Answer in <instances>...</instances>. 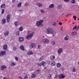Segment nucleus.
<instances>
[{
	"mask_svg": "<svg viewBox=\"0 0 79 79\" xmlns=\"http://www.w3.org/2000/svg\"><path fill=\"white\" fill-rule=\"evenodd\" d=\"M69 38V36H66L64 38V40H68V38Z\"/></svg>",
	"mask_w": 79,
	"mask_h": 79,
	"instance_id": "17",
	"label": "nucleus"
},
{
	"mask_svg": "<svg viewBox=\"0 0 79 79\" xmlns=\"http://www.w3.org/2000/svg\"><path fill=\"white\" fill-rule=\"evenodd\" d=\"M8 34H9V32L8 31L4 33V35L5 36H7V35H8Z\"/></svg>",
	"mask_w": 79,
	"mask_h": 79,
	"instance_id": "22",
	"label": "nucleus"
},
{
	"mask_svg": "<svg viewBox=\"0 0 79 79\" xmlns=\"http://www.w3.org/2000/svg\"><path fill=\"white\" fill-rule=\"evenodd\" d=\"M36 26H44L43 24H41L40 23V22L39 21H38L36 22Z\"/></svg>",
	"mask_w": 79,
	"mask_h": 79,
	"instance_id": "5",
	"label": "nucleus"
},
{
	"mask_svg": "<svg viewBox=\"0 0 79 79\" xmlns=\"http://www.w3.org/2000/svg\"><path fill=\"white\" fill-rule=\"evenodd\" d=\"M74 29H75V30H76V29H77V26L75 25V27H74Z\"/></svg>",
	"mask_w": 79,
	"mask_h": 79,
	"instance_id": "49",
	"label": "nucleus"
},
{
	"mask_svg": "<svg viewBox=\"0 0 79 79\" xmlns=\"http://www.w3.org/2000/svg\"><path fill=\"white\" fill-rule=\"evenodd\" d=\"M20 48L22 50H23V51H24V46H23V45L20 46Z\"/></svg>",
	"mask_w": 79,
	"mask_h": 79,
	"instance_id": "16",
	"label": "nucleus"
},
{
	"mask_svg": "<svg viewBox=\"0 0 79 79\" xmlns=\"http://www.w3.org/2000/svg\"><path fill=\"white\" fill-rule=\"evenodd\" d=\"M78 20H79V19H78Z\"/></svg>",
	"mask_w": 79,
	"mask_h": 79,
	"instance_id": "64",
	"label": "nucleus"
},
{
	"mask_svg": "<svg viewBox=\"0 0 79 79\" xmlns=\"http://www.w3.org/2000/svg\"><path fill=\"white\" fill-rule=\"evenodd\" d=\"M31 77L32 78H35V75L34 74H32L31 75Z\"/></svg>",
	"mask_w": 79,
	"mask_h": 79,
	"instance_id": "30",
	"label": "nucleus"
},
{
	"mask_svg": "<svg viewBox=\"0 0 79 79\" xmlns=\"http://www.w3.org/2000/svg\"><path fill=\"white\" fill-rule=\"evenodd\" d=\"M11 63H12V64H11V65H15L16 64H15V63L14 62H12Z\"/></svg>",
	"mask_w": 79,
	"mask_h": 79,
	"instance_id": "45",
	"label": "nucleus"
},
{
	"mask_svg": "<svg viewBox=\"0 0 79 79\" xmlns=\"http://www.w3.org/2000/svg\"><path fill=\"white\" fill-rule=\"evenodd\" d=\"M73 18H74L75 20H76V18H77V17L76 16L74 15L73 16Z\"/></svg>",
	"mask_w": 79,
	"mask_h": 79,
	"instance_id": "37",
	"label": "nucleus"
},
{
	"mask_svg": "<svg viewBox=\"0 0 79 79\" xmlns=\"http://www.w3.org/2000/svg\"><path fill=\"white\" fill-rule=\"evenodd\" d=\"M69 15H71V14H69V15H68L66 16V17H67V18H68V17L69 16Z\"/></svg>",
	"mask_w": 79,
	"mask_h": 79,
	"instance_id": "53",
	"label": "nucleus"
},
{
	"mask_svg": "<svg viewBox=\"0 0 79 79\" xmlns=\"http://www.w3.org/2000/svg\"><path fill=\"white\" fill-rule=\"evenodd\" d=\"M56 65L57 68H60V66H61V64L59 63H58L56 64Z\"/></svg>",
	"mask_w": 79,
	"mask_h": 79,
	"instance_id": "26",
	"label": "nucleus"
},
{
	"mask_svg": "<svg viewBox=\"0 0 79 79\" xmlns=\"http://www.w3.org/2000/svg\"><path fill=\"white\" fill-rule=\"evenodd\" d=\"M5 13V10L3 9H2V11L1 13L2 14H3V13Z\"/></svg>",
	"mask_w": 79,
	"mask_h": 79,
	"instance_id": "35",
	"label": "nucleus"
},
{
	"mask_svg": "<svg viewBox=\"0 0 79 79\" xmlns=\"http://www.w3.org/2000/svg\"><path fill=\"white\" fill-rule=\"evenodd\" d=\"M19 30L20 31H23V27H21L19 28Z\"/></svg>",
	"mask_w": 79,
	"mask_h": 79,
	"instance_id": "21",
	"label": "nucleus"
},
{
	"mask_svg": "<svg viewBox=\"0 0 79 79\" xmlns=\"http://www.w3.org/2000/svg\"><path fill=\"white\" fill-rule=\"evenodd\" d=\"M58 75H56V76L54 77V78L55 79H56V78H58Z\"/></svg>",
	"mask_w": 79,
	"mask_h": 79,
	"instance_id": "42",
	"label": "nucleus"
},
{
	"mask_svg": "<svg viewBox=\"0 0 79 79\" xmlns=\"http://www.w3.org/2000/svg\"><path fill=\"white\" fill-rule=\"evenodd\" d=\"M27 54L29 55H32V54H33V52L31 51L29 52H28Z\"/></svg>",
	"mask_w": 79,
	"mask_h": 79,
	"instance_id": "20",
	"label": "nucleus"
},
{
	"mask_svg": "<svg viewBox=\"0 0 79 79\" xmlns=\"http://www.w3.org/2000/svg\"><path fill=\"white\" fill-rule=\"evenodd\" d=\"M47 68V67H45L44 68V69H46Z\"/></svg>",
	"mask_w": 79,
	"mask_h": 79,
	"instance_id": "55",
	"label": "nucleus"
},
{
	"mask_svg": "<svg viewBox=\"0 0 79 79\" xmlns=\"http://www.w3.org/2000/svg\"><path fill=\"white\" fill-rule=\"evenodd\" d=\"M13 50H16V47H14L13 48Z\"/></svg>",
	"mask_w": 79,
	"mask_h": 79,
	"instance_id": "43",
	"label": "nucleus"
},
{
	"mask_svg": "<svg viewBox=\"0 0 79 79\" xmlns=\"http://www.w3.org/2000/svg\"><path fill=\"white\" fill-rule=\"evenodd\" d=\"M19 78H20V79H22V77H21V76H19Z\"/></svg>",
	"mask_w": 79,
	"mask_h": 79,
	"instance_id": "56",
	"label": "nucleus"
},
{
	"mask_svg": "<svg viewBox=\"0 0 79 79\" xmlns=\"http://www.w3.org/2000/svg\"><path fill=\"white\" fill-rule=\"evenodd\" d=\"M71 2H72V3H73V4L76 3V1H75V0H72Z\"/></svg>",
	"mask_w": 79,
	"mask_h": 79,
	"instance_id": "32",
	"label": "nucleus"
},
{
	"mask_svg": "<svg viewBox=\"0 0 79 79\" xmlns=\"http://www.w3.org/2000/svg\"><path fill=\"white\" fill-rule=\"evenodd\" d=\"M5 50L1 52L0 53V56H2L3 55H5Z\"/></svg>",
	"mask_w": 79,
	"mask_h": 79,
	"instance_id": "9",
	"label": "nucleus"
},
{
	"mask_svg": "<svg viewBox=\"0 0 79 79\" xmlns=\"http://www.w3.org/2000/svg\"><path fill=\"white\" fill-rule=\"evenodd\" d=\"M7 45L5 44L3 46V49L5 50H7Z\"/></svg>",
	"mask_w": 79,
	"mask_h": 79,
	"instance_id": "12",
	"label": "nucleus"
},
{
	"mask_svg": "<svg viewBox=\"0 0 79 79\" xmlns=\"http://www.w3.org/2000/svg\"><path fill=\"white\" fill-rule=\"evenodd\" d=\"M64 15V13H63L62 14V15Z\"/></svg>",
	"mask_w": 79,
	"mask_h": 79,
	"instance_id": "63",
	"label": "nucleus"
},
{
	"mask_svg": "<svg viewBox=\"0 0 79 79\" xmlns=\"http://www.w3.org/2000/svg\"><path fill=\"white\" fill-rule=\"evenodd\" d=\"M46 63L44 62H42L40 63H38V65L39 66H41V65H42L44 67H45L46 65Z\"/></svg>",
	"mask_w": 79,
	"mask_h": 79,
	"instance_id": "3",
	"label": "nucleus"
},
{
	"mask_svg": "<svg viewBox=\"0 0 79 79\" xmlns=\"http://www.w3.org/2000/svg\"><path fill=\"white\" fill-rule=\"evenodd\" d=\"M49 8H54V4H51V5H50L49 6Z\"/></svg>",
	"mask_w": 79,
	"mask_h": 79,
	"instance_id": "25",
	"label": "nucleus"
},
{
	"mask_svg": "<svg viewBox=\"0 0 79 79\" xmlns=\"http://www.w3.org/2000/svg\"><path fill=\"white\" fill-rule=\"evenodd\" d=\"M76 34H77V33H76V32H73L72 33V35H76Z\"/></svg>",
	"mask_w": 79,
	"mask_h": 79,
	"instance_id": "24",
	"label": "nucleus"
},
{
	"mask_svg": "<svg viewBox=\"0 0 79 79\" xmlns=\"http://www.w3.org/2000/svg\"><path fill=\"white\" fill-rule=\"evenodd\" d=\"M3 79H6V78H3Z\"/></svg>",
	"mask_w": 79,
	"mask_h": 79,
	"instance_id": "60",
	"label": "nucleus"
},
{
	"mask_svg": "<svg viewBox=\"0 0 79 79\" xmlns=\"http://www.w3.org/2000/svg\"><path fill=\"white\" fill-rule=\"evenodd\" d=\"M6 22V19H3L2 20V24H5Z\"/></svg>",
	"mask_w": 79,
	"mask_h": 79,
	"instance_id": "10",
	"label": "nucleus"
},
{
	"mask_svg": "<svg viewBox=\"0 0 79 79\" xmlns=\"http://www.w3.org/2000/svg\"><path fill=\"white\" fill-rule=\"evenodd\" d=\"M52 45H55V41H52Z\"/></svg>",
	"mask_w": 79,
	"mask_h": 79,
	"instance_id": "41",
	"label": "nucleus"
},
{
	"mask_svg": "<svg viewBox=\"0 0 79 79\" xmlns=\"http://www.w3.org/2000/svg\"><path fill=\"white\" fill-rule=\"evenodd\" d=\"M16 35H19V31H18L17 32Z\"/></svg>",
	"mask_w": 79,
	"mask_h": 79,
	"instance_id": "38",
	"label": "nucleus"
},
{
	"mask_svg": "<svg viewBox=\"0 0 79 79\" xmlns=\"http://www.w3.org/2000/svg\"><path fill=\"white\" fill-rule=\"evenodd\" d=\"M73 72H76V70L75 69V67H73Z\"/></svg>",
	"mask_w": 79,
	"mask_h": 79,
	"instance_id": "34",
	"label": "nucleus"
},
{
	"mask_svg": "<svg viewBox=\"0 0 79 79\" xmlns=\"http://www.w3.org/2000/svg\"><path fill=\"white\" fill-rule=\"evenodd\" d=\"M6 20L7 22V23H9L10 22V15H8L7 16Z\"/></svg>",
	"mask_w": 79,
	"mask_h": 79,
	"instance_id": "6",
	"label": "nucleus"
},
{
	"mask_svg": "<svg viewBox=\"0 0 79 79\" xmlns=\"http://www.w3.org/2000/svg\"><path fill=\"white\" fill-rule=\"evenodd\" d=\"M64 2H68L69 0H64Z\"/></svg>",
	"mask_w": 79,
	"mask_h": 79,
	"instance_id": "51",
	"label": "nucleus"
},
{
	"mask_svg": "<svg viewBox=\"0 0 79 79\" xmlns=\"http://www.w3.org/2000/svg\"><path fill=\"white\" fill-rule=\"evenodd\" d=\"M47 63H48V64H50V61H48Z\"/></svg>",
	"mask_w": 79,
	"mask_h": 79,
	"instance_id": "50",
	"label": "nucleus"
},
{
	"mask_svg": "<svg viewBox=\"0 0 79 79\" xmlns=\"http://www.w3.org/2000/svg\"><path fill=\"white\" fill-rule=\"evenodd\" d=\"M12 2H15V0H12Z\"/></svg>",
	"mask_w": 79,
	"mask_h": 79,
	"instance_id": "59",
	"label": "nucleus"
},
{
	"mask_svg": "<svg viewBox=\"0 0 79 79\" xmlns=\"http://www.w3.org/2000/svg\"><path fill=\"white\" fill-rule=\"evenodd\" d=\"M64 67H62L61 68V70L62 71H64Z\"/></svg>",
	"mask_w": 79,
	"mask_h": 79,
	"instance_id": "46",
	"label": "nucleus"
},
{
	"mask_svg": "<svg viewBox=\"0 0 79 79\" xmlns=\"http://www.w3.org/2000/svg\"><path fill=\"white\" fill-rule=\"evenodd\" d=\"M38 6H39L40 7V6H42V4H41V3H38L36 4Z\"/></svg>",
	"mask_w": 79,
	"mask_h": 79,
	"instance_id": "18",
	"label": "nucleus"
},
{
	"mask_svg": "<svg viewBox=\"0 0 79 79\" xmlns=\"http://www.w3.org/2000/svg\"><path fill=\"white\" fill-rule=\"evenodd\" d=\"M19 11H20V12H21V13H22V10H19Z\"/></svg>",
	"mask_w": 79,
	"mask_h": 79,
	"instance_id": "57",
	"label": "nucleus"
},
{
	"mask_svg": "<svg viewBox=\"0 0 79 79\" xmlns=\"http://www.w3.org/2000/svg\"><path fill=\"white\" fill-rule=\"evenodd\" d=\"M40 11L41 12V13H45V12L44 11V10H42V9H41L40 10Z\"/></svg>",
	"mask_w": 79,
	"mask_h": 79,
	"instance_id": "31",
	"label": "nucleus"
},
{
	"mask_svg": "<svg viewBox=\"0 0 79 79\" xmlns=\"http://www.w3.org/2000/svg\"><path fill=\"white\" fill-rule=\"evenodd\" d=\"M15 60H16V61H18V58L17 57H16L15 58Z\"/></svg>",
	"mask_w": 79,
	"mask_h": 79,
	"instance_id": "47",
	"label": "nucleus"
},
{
	"mask_svg": "<svg viewBox=\"0 0 79 79\" xmlns=\"http://www.w3.org/2000/svg\"><path fill=\"white\" fill-rule=\"evenodd\" d=\"M27 78H28V77H27V76L26 75V76H25L24 78V79H27Z\"/></svg>",
	"mask_w": 79,
	"mask_h": 79,
	"instance_id": "44",
	"label": "nucleus"
},
{
	"mask_svg": "<svg viewBox=\"0 0 79 79\" xmlns=\"http://www.w3.org/2000/svg\"><path fill=\"white\" fill-rule=\"evenodd\" d=\"M75 29L74 28H73V30H74V29Z\"/></svg>",
	"mask_w": 79,
	"mask_h": 79,
	"instance_id": "61",
	"label": "nucleus"
},
{
	"mask_svg": "<svg viewBox=\"0 0 79 79\" xmlns=\"http://www.w3.org/2000/svg\"><path fill=\"white\" fill-rule=\"evenodd\" d=\"M22 4V3L21 2L19 3V4H18V6H19V7H20V6H21Z\"/></svg>",
	"mask_w": 79,
	"mask_h": 79,
	"instance_id": "33",
	"label": "nucleus"
},
{
	"mask_svg": "<svg viewBox=\"0 0 79 79\" xmlns=\"http://www.w3.org/2000/svg\"><path fill=\"white\" fill-rule=\"evenodd\" d=\"M48 77L49 79H52V74H49L48 76Z\"/></svg>",
	"mask_w": 79,
	"mask_h": 79,
	"instance_id": "23",
	"label": "nucleus"
},
{
	"mask_svg": "<svg viewBox=\"0 0 79 79\" xmlns=\"http://www.w3.org/2000/svg\"><path fill=\"white\" fill-rule=\"evenodd\" d=\"M25 5L26 6H28V5H29V3H26Z\"/></svg>",
	"mask_w": 79,
	"mask_h": 79,
	"instance_id": "52",
	"label": "nucleus"
},
{
	"mask_svg": "<svg viewBox=\"0 0 79 79\" xmlns=\"http://www.w3.org/2000/svg\"><path fill=\"white\" fill-rule=\"evenodd\" d=\"M40 45H39L38 46V48H39H39H40Z\"/></svg>",
	"mask_w": 79,
	"mask_h": 79,
	"instance_id": "54",
	"label": "nucleus"
},
{
	"mask_svg": "<svg viewBox=\"0 0 79 79\" xmlns=\"http://www.w3.org/2000/svg\"><path fill=\"white\" fill-rule=\"evenodd\" d=\"M46 34H53L52 36H53L55 35V31H54V30H52L50 28H48L46 29Z\"/></svg>",
	"mask_w": 79,
	"mask_h": 79,
	"instance_id": "1",
	"label": "nucleus"
},
{
	"mask_svg": "<svg viewBox=\"0 0 79 79\" xmlns=\"http://www.w3.org/2000/svg\"><path fill=\"white\" fill-rule=\"evenodd\" d=\"M35 46H36L35 44L33 43L31 45V46H29V47H30V48H34V47H35Z\"/></svg>",
	"mask_w": 79,
	"mask_h": 79,
	"instance_id": "11",
	"label": "nucleus"
},
{
	"mask_svg": "<svg viewBox=\"0 0 79 79\" xmlns=\"http://www.w3.org/2000/svg\"><path fill=\"white\" fill-rule=\"evenodd\" d=\"M34 34V32H33L32 33H31L29 35V33H28V35H27L26 37V39L27 40H30L31 39V37H32V36H33V34Z\"/></svg>",
	"mask_w": 79,
	"mask_h": 79,
	"instance_id": "2",
	"label": "nucleus"
},
{
	"mask_svg": "<svg viewBox=\"0 0 79 79\" xmlns=\"http://www.w3.org/2000/svg\"><path fill=\"white\" fill-rule=\"evenodd\" d=\"M43 42L45 44H48L49 40L48 39H44L43 40Z\"/></svg>",
	"mask_w": 79,
	"mask_h": 79,
	"instance_id": "7",
	"label": "nucleus"
},
{
	"mask_svg": "<svg viewBox=\"0 0 79 79\" xmlns=\"http://www.w3.org/2000/svg\"><path fill=\"white\" fill-rule=\"evenodd\" d=\"M52 66H55V62L54 61H52Z\"/></svg>",
	"mask_w": 79,
	"mask_h": 79,
	"instance_id": "27",
	"label": "nucleus"
},
{
	"mask_svg": "<svg viewBox=\"0 0 79 79\" xmlns=\"http://www.w3.org/2000/svg\"><path fill=\"white\" fill-rule=\"evenodd\" d=\"M52 25H53V26H55L56 25V23L55 22H53V23H52Z\"/></svg>",
	"mask_w": 79,
	"mask_h": 79,
	"instance_id": "40",
	"label": "nucleus"
},
{
	"mask_svg": "<svg viewBox=\"0 0 79 79\" xmlns=\"http://www.w3.org/2000/svg\"><path fill=\"white\" fill-rule=\"evenodd\" d=\"M37 71L38 72H39L40 71V70H37Z\"/></svg>",
	"mask_w": 79,
	"mask_h": 79,
	"instance_id": "58",
	"label": "nucleus"
},
{
	"mask_svg": "<svg viewBox=\"0 0 79 79\" xmlns=\"http://www.w3.org/2000/svg\"><path fill=\"white\" fill-rule=\"evenodd\" d=\"M19 40L20 42L24 41V38L23 37L19 38Z\"/></svg>",
	"mask_w": 79,
	"mask_h": 79,
	"instance_id": "14",
	"label": "nucleus"
},
{
	"mask_svg": "<svg viewBox=\"0 0 79 79\" xmlns=\"http://www.w3.org/2000/svg\"><path fill=\"white\" fill-rule=\"evenodd\" d=\"M43 59H44V56H42L40 58V59H39V61H42V60Z\"/></svg>",
	"mask_w": 79,
	"mask_h": 79,
	"instance_id": "29",
	"label": "nucleus"
},
{
	"mask_svg": "<svg viewBox=\"0 0 79 79\" xmlns=\"http://www.w3.org/2000/svg\"><path fill=\"white\" fill-rule=\"evenodd\" d=\"M59 25H60V26H61V25H62V23L60 22L59 23Z\"/></svg>",
	"mask_w": 79,
	"mask_h": 79,
	"instance_id": "48",
	"label": "nucleus"
},
{
	"mask_svg": "<svg viewBox=\"0 0 79 79\" xmlns=\"http://www.w3.org/2000/svg\"><path fill=\"white\" fill-rule=\"evenodd\" d=\"M63 52V49L61 48L59 49L57 51V52L59 54H61Z\"/></svg>",
	"mask_w": 79,
	"mask_h": 79,
	"instance_id": "8",
	"label": "nucleus"
},
{
	"mask_svg": "<svg viewBox=\"0 0 79 79\" xmlns=\"http://www.w3.org/2000/svg\"><path fill=\"white\" fill-rule=\"evenodd\" d=\"M6 68V66L3 65L1 67V70H4V69H5Z\"/></svg>",
	"mask_w": 79,
	"mask_h": 79,
	"instance_id": "13",
	"label": "nucleus"
},
{
	"mask_svg": "<svg viewBox=\"0 0 79 79\" xmlns=\"http://www.w3.org/2000/svg\"><path fill=\"white\" fill-rule=\"evenodd\" d=\"M39 22H40V24H42V23H43V22H44V20H40V21H39Z\"/></svg>",
	"mask_w": 79,
	"mask_h": 79,
	"instance_id": "39",
	"label": "nucleus"
},
{
	"mask_svg": "<svg viewBox=\"0 0 79 79\" xmlns=\"http://www.w3.org/2000/svg\"><path fill=\"white\" fill-rule=\"evenodd\" d=\"M62 8V5L61 4H58L57 5V9H61Z\"/></svg>",
	"mask_w": 79,
	"mask_h": 79,
	"instance_id": "15",
	"label": "nucleus"
},
{
	"mask_svg": "<svg viewBox=\"0 0 79 79\" xmlns=\"http://www.w3.org/2000/svg\"><path fill=\"white\" fill-rule=\"evenodd\" d=\"M55 58V57L54 56H52L51 57V59L52 60H54Z\"/></svg>",
	"mask_w": 79,
	"mask_h": 79,
	"instance_id": "28",
	"label": "nucleus"
},
{
	"mask_svg": "<svg viewBox=\"0 0 79 79\" xmlns=\"http://www.w3.org/2000/svg\"><path fill=\"white\" fill-rule=\"evenodd\" d=\"M17 23H18L17 22H16L14 23V24H15V26H18V24H17Z\"/></svg>",
	"mask_w": 79,
	"mask_h": 79,
	"instance_id": "36",
	"label": "nucleus"
},
{
	"mask_svg": "<svg viewBox=\"0 0 79 79\" xmlns=\"http://www.w3.org/2000/svg\"><path fill=\"white\" fill-rule=\"evenodd\" d=\"M5 4H3L1 5V8H5Z\"/></svg>",
	"mask_w": 79,
	"mask_h": 79,
	"instance_id": "19",
	"label": "nucleus"
},
{
	"mask_svg": "<svg viewBox=\"0 0 79 79\" xmlns=\"http://www.w3.org/2000/svg\"><path fill=\"white\" fill-rule=\"evenodd\" d=\"M65 78V75L63 74H60L59 76V78L60 79H64Z\"/></svg>",
	"mask_w": 79,
	"mask_h": 79,
	"instance_id": "4",
	"label": "nucleus"
},
{
	"mask_svg": "<svg viewBox=\"0 0 79 79\" xmlns=\"http://www.w3.org/2000/svg\"><path fill=\"white\" fill-rule=\"evenodd\" d=\"M60 30H61V31H62L63 30V29H61Z\"/></svg>",
	"mask_w": 79,
	"mask_h": 79,
	"instance_id": "62",
	"label": "nucleus"
}]
</instances>
